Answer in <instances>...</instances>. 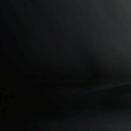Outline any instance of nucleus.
Masks as SVG:
<instances>
[{
  "label": "nucleus",
  "instance_id": "obj_1",
  "mask_svg": "<svg viewBox=\"0 0 131 131\" xmlns=\"http://www.w3.org/2000/svg\"><path fill=\"white\" fill-rule=\"evenodd\" d=\"M64 96H65V97L66 96V95H64Z\"/></svg>",
  "mask_w": 131,
  "mask_h": 131
}]
</instances>
